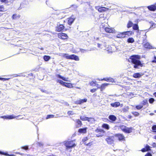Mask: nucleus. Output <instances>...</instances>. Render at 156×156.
I'll use <instances>...</instances> for the list:
<instances>
[{
  "label": "nucleus",
  "instance_id": "nucleus-1",
  "mask_svg": "<svg viewBox=\"0 0 156 156\" xmlns=\"http://www.w3.org/2000/svg\"><path fill=\"white\" fill-rule=\"evenodd\" d=\"M132 63L134 64V68L135 69H139L140 67L143 66V63H141L140 61V56L134 55L131 56L129 58Z\"/></svg>",
  "mask_w": 156,
  "mask_h": 156
},
{
  "label": "nucleus",
  "instance_id": "nucleus-2",
  "mask_svg": "<svg viewBox=\"0 0 156 156\" xmlns=\"http://www.w3.org/2000/svg\"><path fill=\"white\" fill-rule=\"evenodd\" d=\"M64 145L66 147V149L74 147L76 145V144L74 140L66 141L64 142Z\"/></svg>",
  "mask_w": 156,
  "mask_h": 156
},
{
  "label": "nucleus",
  "instance_id": "nucleus-3",
  "mask_svg": "<svg viewBox=\"0 0 156 156\" xmlns=\"http://www.w3.org/2000/svg\"><path fill=\"white\" fill-rule=\"evenodd\" d=\"M62 56L66 58L67 59H74L76 61H79L78 57L74 55H69L68 54H63Z\"/></svg>",
  "mask_w": 156,
  "mask_h": 156
},
{
  "label": "nucleus",
  "instance_id": "nucleus-4",
  "mask_svg": "<svg viewBox=\"0 0 156 156\" xmlns=\"http://www.w3.org/2000/svg\"><path fill=\"white\" fill-rule=\"evenodd\" d=\"M120 127L121 129L125 133H129L132 132V128H128L123 125H121Z\"/></svg>",
  "mask_w": 156,
  "mask_h": 156
},
{
  "label": "nucleus",
  "instance_id": "nucleus-5",
  "mask_svg": "<svg viewBox=\"0 0 156 156\" xmlns=\"http://www.w3.org/2000/svg\"><path fill=\"white\" fill-rule=\"evenodd\" d=\"M114 136H108L106 138L105 140L107 143L109 144H113L114 142Z\"/></svg>",
  "mask_w": 156,
  "mask_h": 156
},
{
  "label": "nucleus",
  "instance_id": "nucleus-6",
  "mask_svg": "<svg viewBox=\"0 0 156 156\" xmlns=\"http://www.w3.org/2000/svg\"><path fill=\"white\" fill-rule=\"evenodd\" d=\"M87 99L86 98H84L83 99H80L79 100H77L75 101L74 103L75 104L78 105L81 104L84 102H86L87 101Z\"/></svg>",
  "mask_w": 156,
  "mask_h": 156
},
{
  "label": "nucleus",
  "instance_id": "nucleus-7",
  "mask_svg": "<svg viewBox=\"0 0 156 156\" xmlns=\"http://www.w3.org/2000/svg\"><path fill=\"white\" fill-rule=\"evenodd\" d=\"M58 37L62 39H66L68 37L67 35L64 33L59 34H58Z\"/></svg>",
  "mask_w": 156,
  "mask_h": 156
},
{
  "label": "nucleus",
  "instance_id": "nucleus-8",
  "mask_svg": "<svg viewBox=\"0 0 156 156\" xmlns=\"http://www.w3.org/2000/svg\"><path fill=\"white\" fill-rule=\"evenodd\" d=\"M105 31L108 33H114L115 32V30L113 28H110L109 27H106L105 28Z\"/></svg>",
  "mask_w": 156,
  "mask_h": 156
},
{
  "label": "nucleus",
  "instance_id": "nucleus-9",
  "mask_svg": "<svg viewBox=\"0 0 156 156\" xmlns=\"http://www.w3.org/2000/svg\"><path fill=\"white\" fill-rule=\"evenodd\" d=\"M151 150V147L147 144H146L144 148H143L141 150V151L142 152H145L146 151H148Z\"/></svg>",
  "mask_w": 156,
  "mask_h": 156
},
{
  "label": "nucleus",
  "instance_id": "nucleus-10",
  "mask_svg": "<svg viewBox=\"0 0 156 156\" xmlns=\"http://www.w3.org/2000/svg\"><path fill=\"white\" fill-rule=\"evenodd\" d=\"M20 17V15L17 14L16 13L14 14L12 16V18L13 20H16L18 19Z\"/></svg>",
  "mask_w": 156,
  "mask_h": 156
},
{
  "label": "nucleus",
  "instance_id": "nucleus-11",
  "mask_svg": "<svg viewBox=\"0 0 156 156\" xmlns=\"http://www.w3.org/2000/svg\"><path fill=\"white\" fill-rule=\"evenodd\" d=\"M116 136L118 137L119 141L123 140H125L124 136L122 134H119L116 135Z\"/></svg>",
  "mask_w": 156,
  "mask_h": 156
},
{
  "label": "nucleus",
  "instance_id": "nucleus-12",
  "mask_svg": "<svg viewBox=\"0 0 156 156\" xmlns=\"http://www.w3.org/2000/svg\"><path fill=\"white\" fill-rule=\"evenodd\" d=\"M97 9H98L99 12H103L105 11L107 9V8L104 7H96Z\"/></svg>",
  "mask_w": 156,
  "mask_h": 156
},
{
  "label": "nucleus",
  "instance_id": "nucleus-13",
  "mask_svg": "<svg viewBox=\"0 0 156 156\" xmlns=\"http://www.w3.org/2000/svg\"><path fill=\"white\" fill-rule=\"evenodd\" d=\"M109 84L108 83H103L101 85L100 87H98V88H100L101 91L102 92L105 88V87Z\"/></svg>",
  "mask_w": 156,
  "mask_h": 156
},
{
  "label": "nucleus",
  "instance_id": "nucleus-14",
  "mask_svg": "<svg viewBox=\"0 0 156 156\" xmlns=\"http://www.w3.org/2000/svg\"><path fill=\"white\" fill-rule=\"evenodd\" d=\"M56 76L59 78H61L63 80L66 81H69L68 80V78H65L64 77L62 76L59 75V74H56Z\"/></svg>",
  "mask_w": 156,
  "mask_h": 156
},
{
  "label": "nucleus",
  "instance_id": "nucleus-15",
  "mask_svg": "<svg viewBox=\"0 0 156 156\" xmlns=\"http://www.w3.org/2000/svg\"><path fill=\"white\" fill-rule=\"evenodd\" d=\"M148 9L151 11H154L156 10V6L154 5H152L147 7Z\"/></svg>",
  "mask_w": 156,
  "mask_h": 156
},
{
  "label": "nucleus",
  "instance_id": "nucleus-16",
  "mask_svg": "<svg viewBox=\"0 0 156 156\" xmlns=\"http://www.w3.org/2000/svg\"><path fill=\"white\" fill-rule=\"evenodd\" d=\"M120 103L119 102H116L114 103L111 104V105L112 107L115 108H116L119 107L120 106Z\"/></svg>",
  "mask_w": 156,
  "mask_h": 156
},
{
  "label": "nucleus",
  "instance_id": "nucleus-17",
  "mask_svg": "<svg viewBox=\"0 0 156 156\" xmlns=\"http://www.w3.org/2000/svg\"><path fill=\"white\" fill-rule=\"evenodd\" d=\"M108 118L112 122H114L117 119L116 117L112 115H109Z\"/></svg>",
  "mask_w": 156,
  "mask_h": 156
},
{
  "label": "nucleus",
  "instance_id": "nucleus-18",
  "mask_svg": "<svg viewBox=\"0 0 156 156\" xmlns=\"http://www.w3.org/2000/svg\"><path fill=\"white\" fill-rule=\"evenodd\" d=\"M87 128L80 129H78V132L80 133H86L87 132Z\"/></svg>",
  "mask_w": 156,
  "mask_h": 156
},
{
  "label": "nucleus",
  "instance_id": "nucleus-19",
  "mask_svg": "<svg viewBox=\"0 0 156 156\" xmlns=\"http://www.w3.org/2000/svg\"><path fill=\"white\" fill-rule=\"evenodd\" d=\"M21 115H18L15 116L14 115H10V119L16 118L17 119H21L23 118V117H22Z\"/></svg>",
  "mask_w": 156,
  "mask_h": 156
},
{
  "label": "nucleus",
  "instance_id": "nucleus-20",
  "mask_svg": "<svg viewBox=\"0 0 156 156\" xmlns=\"http://www.w3.org/2000/svg\"><path fill=\"white\" fill-rule=\"evenodd\" d=\"M64 27L63 25H60L58 27H57L56 30L58 31H60L64 29Z\"/></svg>",
  "mask_w": 156,
  "mask_h": 156
},
{
  "label": "nucleus",
  "instance_id": "nucleus-21",
  "mask_svg": "<svg viewBox=\"0 0 156 156\" xmlns=\"http://www.w3.org/2000/svg\"><path fill=\"white\" fill-rule=\"evenodd\" d=\"M75 20V19L70 17L68 18V23L69 25H71Z\"/></svg>",
  "mask_w": 156,
  "mask_h": 156
},
{
  "label": "nucleus",
  "instance_id": "nucleus-22",
  "mask_svg": "<svg viewBox=\"0 0 156 156\" xmlns=\"http://www.w3.org/2000/svg\"><path fill=\"white\" fill-rule=\"evenodd\" d=\"M116 37L117 38H123L125 37L124 32H122L118 34L117 35Z\"/></svg>",
  "mask_w": 156,
  "mask_h": 156
},
{
  "label": "nucleus",
  "instance_id": "nucleus-23",
  "mask_svg": "<svg viewBox=\"0 0 156 156\" xmlns=\"http://www.w3.org/2000/svg\"><path fill=\"white\" fill-rule=\"evenodd\" d=\"M64 86H65L66 87L69 88H72L73 87L72 86V84H71L70 83H69L65 82Z\"/></svg>",
  "mask_w": 156,
  "mask_h": 156
},
{
  "label": "nucleus",
  "instance_id": "nucleus-24",
  "mask_svg": "<svg viewBox=\"0 0 156 156\" xmlns=\"http://www.w3.org/2000/svg\"><path fill=\"white\" fill-rule=\"evenodd\" d=\"M75 121L78 124V125L77 126V127L78 128L80 127L82 125L81 122L79 119H76Z\"/></svg>",
  "mask_w": 156,
  "mask_h": 156
},
{
  "label": "nucleus",
  "instance_id": "nucleus-25",
  "mask_svg": "<svg viewBox=\"0 0 156 156\" xmlns=\"http://www.w3.org/2000/svg\"><path fill=\"white\" fill-rule=\"evenodd\" d=\"M141 75L140 73H135L133 75V76L135 78H139L141 77Z\"/></svg>",
  "mask_w": 156,
  "mask_h": 156
},
{
  "label": "nucleus",
  "instance_id": "nucleus-26",
  "mask_svg": "<svg viewBox=\"0 0 156 156\" xmlns=\"http://www.w3.org/2000/svg\"><path fill=\"white\" fill-rule=\"evenodd\" d=\"M133 33V32L131 31H127L124 32V34L125 35V37H126V35L128 36H130Z\"/></svg>",
  "mask_w": 156,
  "mask_h": 156
},
{
  "label": "nucleus",
  "instance_id": "nucleus-27",
  "mask_svg": "<svg viewBox=\"0 0 156 156\" xmlns=\"http://www.w3.org/2000/svg\"><path fill=\"white\" fill-rule=\"evenodd\" d=\"M144 48H147L151 49L152 48V46L150 45V44L147 43H146L144 45Z\"/></svg>",
  "mask_w": 156,
  "mask_h": 156
},
{
  "label": "nucleus",
  "instance_id": "nucleus-28",
  "mask_svg": "<svg viewBox=\"0 0 156 156\" xmlns=\"http://www.w3.org/2000/svg\"><path fill=\"white\" fill-rule=\"evenodd\" d=\"M87 121L91 123H94L95 120L93 118H88Z\"/></svg>",
  "mask_w": 156,
  "mask_h": 156
},
{
  "label": "nucleus",
  "instance_id": "nucleus-29",
  "mask_svg": "<svg viewBox=\"0 0 156 156\" xmlns=\"http://www.w3.org/2000/svg\"><path fill=\"white\" fill-rule=\"evenodd\" d=\"M127 41L129 43H133L134 42V39L132 37H129Z\"/></svg>",
  "mask_w": 156,
  "mask_h": 156
},
{
  "label": "nucleus",
  "instance_id": "nucleus-30",
  "mask_svg": "<svg viewBox=\"0 0 156 156\" xmlns=\"http://www.w3.org/2000/svg\"><path fill=\"white\" fill-rule=\"evenodd\" d=\"M102 127L107 129H109V126L107 124H104L102 125Z\"/></svg>",
  "mask_w": 156,
  "mask_h": 156
},
{
  "label": "nucleus",
  "instance_id": "nucleus-31",
  "mask_svg": "<svg viewBox=\"0 0 156 156\" xmlns=\"http://www.w3.org/2000/svg\"><path fill=\"white\" fill-rule=\"evenodd\" d=\"M80 119L82 121H87L88 117L84 116H81L80 117Z\"/></svg>",
  "mask_w": 156,
  "mask_h": 156
},
{
  "label": "nucleus",
  "instance_id": "nucleus-32",
  "mask_svg": "<svg viewBox=\"0 0 156 156\" xmlns=\"http://www.w3.org/2000/svg\"><path fill=\"white\" fill-rule=\"evenodd\" d=\"M43 58L45 61H48L50 59L51 57L45 55L44 56Z\"/></svg>",
  "mask_w": 156,
  "mask_h": 156
},
{
  "label": "nucleus",
  "instance_id": "nucleus-33",
  "mask_svg": "<svg viewBox=\"0 0 156 156\" xmlns=\"http://www.w3.org/2000/svg\"><path fill=\"white\" fill-rule=\"evenodd\" d=\"M96 81L94 82L93 81H91L90 83V85L92 86H98V84L95 83Z\"/></svg>",
  "mask_w": 156,
  "mask_h": 156
},
{
  "label": "nucleus",
  "instance_id": "nucleus-34",
  "mask_svg": "<svg viewBox=\"0 0 156 156\" xmlns=\"http://www.w3.org/2000/svg\"><path fill=\"white\" fill-rule=\"evenodd\" d=\"M133 30H139V27L137 24H134L133 27Z\"/></svg>",
  "mask_w": 156,
  "mask_h": 156
},
{
  "label": "nucleus",
  "instance_id": "nucleus-35",
  "mask_svg": "<svg viewBox=\"0 0 156 156\" xmlns=\"http://www.w3.org/2000/svg\"><path fill=\"white\" fill-rule=\"evenodd\" d=\"M5 10L4 6L2 5H0V12H4Z\"/></svg>",
  "mask_w": 156,
  "mask_h": 156
},
{
  "label": "nucleus",
  "instance_id": "nucleus-36",
  "mask_svg": "<svg viewBox=\"0 0 156 156\" xmlns=\"http://www.w3.org/2000/svg\"><path fill=\"white\" fill-rule=\"evenodd\" d=\"M133 25V23L131 21H129L127 25V27L128 28H129L132 27Z\"/></svg>",
  "mask_w": 156,
  "mask_h": 156
},
{
  "label": "nucleus",
  "instance_id": "nucleus-37",
  "mask_svg": "<svg viewBox=\"0 0 156 156\" xmlns=\"http://www.w3.org/2000/svg\"><path fill=\"white\" fill-rule=\"evenodd\" d=\"M95 132L97 133H103L104 132V131L101 129H97L95 130Z\"/></svg>",
  "mask_w": 156,
  "mask_h": 156
},
{
  "label": "nucleus",
  "instance_id": "nucleus-38",
  "mask_svg": "<svg viewBox=\"0 0 156 156\" xmlns=\"http://www.w3.org/2000/svg\"><path fill=\"white\" fill-rule=\"evenodd\" d=\"M142 104L143 106L144 105H146L147 106H148V103L147 100H144V101H143L142 102Z\"/></svg>",
  "mask_w": 156,
  "mask_h": 156
},
{
  "label": "nucleus",
  "instance_id": "nucleus-39",
  "mask_svg": "<svg viewBox=\"0 0 156 156\" xmlns=\"http://www.w3.org/2000/svg\"><path fill=\"white\" fill-rule=\"evenodd\" d=\"M109 79L110 77L109 78H104L103 79H101V80L98 79V80H105L107 82L109 81Z\"/></svg>",
  "mask_w": 156,
  "mask_h": 156
},
{
  "label": "nucleus",
  "instance_id": "nucleus-40",
  "mask_svg": "<svg viewBox=\"0 0 156 156\" xmlns=\"http://www.w3.org/2000/svg\"><path fill=\"white\" fill-rule=\"evenodd\" d=\"M0 118L4 119H9L10 115L2 116H1Z\"/></svg>",
  "mask_w": 156,
  "mask_h": 156
},
{
  "label": "nucleus",
  "instance_id": "nucleus-41",
  "mask_svg": "<svg viewBox=\"0 0 156 156\" xmlns=\"http://www.w3.org/2000/svg\"><path fill=\"white\" fill-rule=\"evenodd\" d=\"M154 101V99L153 98H151L149 100V102L151 104H152Z\"/></svg>",
  "mask_w": 156,
  "mask_h": 156
},
{
  "label": "nucleus",
  "instance_id": "nucleus-42",
  "mask_svg": "<svg viewBox=\"0 0 156 156\" xmlns=\"http://www.w3.org/2000/svg\"><path fill=\"white\" fill-rule=\"evenodd\" d=\"M143 105H137L136 106V108L137 109H140L143 107Z\"/></svg>",
  "mask_w": 156,
  "mask_h": 156
},
{
  "label": "nucleus",
  "instance_id": "nucleus-43",
  "mask_svg": "<svg viewBox=\"0 0 156 156\" xmlns=\"http://www.w3.org/2000/svg\"><path fill=\"white\" fill-rule=\"evenodd\" d=\"M54 115H47L46 119H48L50 118H53L54 117Z\"/></svg>",
  "mask_w": 156,
  "mask_h": 156
},
{
  "label": "nucleus",
  "instance_id": "nucleus-44",
  "mask_svg": "<svg viewBox=\"0 0 156 156\" xmlns=\"http://www.w3.org/2000/svg\"><path fill=\"white\" fill-rule=\"evenodd\" d=\"M152 129L154 132H156V125L153 126L152 127Z\"/></svg>",
  "mask_w": 156,
  "mask_h": 156
},
{
  "label": "nucleus",
  "instance_id": "nucleus-45",
  "mask_svg": "<svg viewBox=\"0 0 156 156\" xmlns=\"http://www.w3.org/2000/svg\"><path fill=\"white\" fill-rule=\"evenodd\" d=\"M132 114L135 116H137L139 114L138 112H132Z\"/></svg>",
  "mask_w": 156,
  "mask_h": 156
},
{
  "label": "nucleus",
  "instance_id": "nucleus-46",
  "mask_svg": "<svg viewBox=\"0 0 156 156\" xmlns=\"http://www.w3.org/2000/svg\"><path fill=\"white\" fill-rule=\"evenodd\" d=\"M8 0H0V1L6 4L9 2Z\"/></svg>",
  "mask_w": 156,
  "mask_h": 156
},
{
  "label": "nucleus",
  "instance_id": "nucleus-47",
  "mask_svg": "<svg viewBox=\"0 0 156 156\" xmlns=\"http://www.w3.org/2000/svg\"><path fill=\"white\" fill-rule=\"evenodd\" d=\"M67 114L69 115H73L74 114V113L72 111H68L67 112Z\"/></svg>",
  "mask_w": 156,
  "mask_h": 156
},
{
  "label": "nucleus",
  "instance_id": "nucleus-48",
  "mask_svg": "<svg viewBox=\"0 0 156 156\" xmlns=\"http://www.w3.org/2000/svg\"><path fill=\"white\" fill-rule=\"evenodd\" d=\"M96 136H97L99 137L102 136H103V134H101V133H99L96 134Z\"/></svg>",
  "mask_w": 156,
  "mask_h": 156
},
{
  "label": "nucleus",
  "instance_id": "nucleus-49",
  "mask_svg": "<svg viewBox=\"0 0 156 156\" xmlns=\"http://www.w3.org/2000/svg\"><path fill=\"white\" fill-rule=\"evenodd\" d=\"M2 155H5V156H10V155L6 152H3Z\"/></svg>",
  "mask_w": 156,
  "mask_h": 156
},
{
  "label": "nucleus",
  "instance_id": "nucleus-50",
  "mask_svg": "<svg viewBox=\"0 0 156 156\" xmlns=\"http://www.w3.org/2000/svg\"><path fill=\"white\" fill-rule=\"evenodd\" d=\"M18 76H20V75H18L17 74H14V75H10V78H13L14 77H16Z\"/></svg>",
  "mask_w": 156,
  "mask_h": 156
},
{
  "label": "nucleus",
  "instance_id": "nucleus-51",
  "mask_svg": "<svg viewBox=\"0 0 156 156\" xmlns=\"http://www.w3.org/2000/svg\"><path fill=\"white\" fill-rule=\"evenodd\" d=\"M109 82H111L112 83H114L115 82L114 79L110 77L109 79Z\"/></svg>",
  "mask_w": 156,
  "mask_h": 156
},
{
  "label": "nucleus",
  "instance_id": "nucleus-52",
  "mask_svg": "<svg viewBox=\"0 0 156 156\" xmlns=\"http://www.w3.org/2000/svg\"><path fill=\"white\" fill-rule=\"evenodd\" d=\"M22 148L25 150H27L28 149V147L27 146L23 147H22Z\"/></svg>",
  "mask_w": 156,
  "mask_h": 156
},
{
  "label": "nucleus",
  "instance_id": "nucleus-53",
  "mask_svg": "<svg viewBox=\"0 0 156 156\" xmlns=\"http://www.w3.org/2000/svg\"><path fill=\"white\" fill-rule=\"evenodd\" d=\"M80 51L82 53H84L85 52H86L87 51V50H85L83 49H80Z\"/></svg>",
  "mask_w": 156,
  "mask_h": 156
},
{
  "label": "nucleus",
  "instance_id": "nucleus-54",
  "mask_svg": "<svg viewBox=\"0 0 156 156\" xmlns=\"http://www.w3.org/2000/svg\"><path fill=\"white\" fill-rule=\"evenodd\" d=\"M59 83L60 84L62 85V86H64V84L65 82L62 81V80H61L60 82H59Z\"/></svg>",
  "mask_w": 156,
  "mask_h": 156
},
{
  "label": "nucleus",
  "instance_id": "nucleus-55",
  "mask_svg": "<svg viewBox=\"0 0 156 156\" xmlns=\"http://www.w3.org/2000/svg\"><path fill=\"white\" fill-rule=\"evenodd\" d=\"M96 90V89H91L90 90V91L92 93H94V92H95Z\"/></svg>",
  "mask_w": 156,
  "mask_h": 156
},
{
  "label": "nucleus",
  "instance_id": "nucleus-56",
  "mask_svg": "<svg viewBox=\"0 0 156 156\" xmlns=\"http://www.w3.org/2000/svg\"><path fill=\"white\" fill-rule=\"evenodd\" d=\"M17 0H10V3H13L16 2Z\"/></svg>",
  "mask_w": 156,
  "mask_h": 156
},
{
  "label": "nucleus",
  "instance_id": "nucleus-57",
  "mask_svg": "<svg viewBox=\"0 0 156 156\" xmlns=\"http://www.w3.org/2000/svg\"><path fill=\"white\" fill-rule=\"evenodd\" d=\"M7 79H5V78H4L0 77V80H1L4 81V80H5Z\"/></svg>",
  "mask_w": 156,
  "mask_h": 156
},
{
  "label": "nucleus",
  "instance_id": "nucleus-58",
  "mask_svg": "<svg viewBox=\"0 0 156 156\" xmlns=\"http://www.w3.org/2000/svg\"><path fill=\"white\" fill-rule=\"evenodd\" d=\"M154 59L152 61V62H154L156 63V57L155 56H154Z\"/></svg>",
  "mask_w": 156,
  "mask_h": 156
},
{
  "label": "nucleus",
  "instance_id": "nucleus-59",
  "mask_svg": "<svg viewBox=\"0 0 156 156\" xmlns=\"http://www.w3.org/2000/svg\"><path fill=\"white\" fill-rule=\"evenodd\" d=\"M145 156H152V154L150 153H148Z\"/></svg>",
  "mask_w": 156,
  "mask_h": 156
},
{
  "label": "nucleus",
  "instance_id": "nucleus-60",
  "mask_svg": "<svg viewBox=\"0 0 156 156\" xmlns=\"http://www.w3.org/2000/svg\"><path fill=\"white\" fill-rule=\"evenodd\" d=\"M87 137H85L84 138H83L82 140V141L83 142H85L87 140Z\"/></svg>",
  "mask_w": 156,
  "mask_h": 156
},
{
  "label": "nucleus",
  "instance_id": "nucleus-61",
  "mask_svg": "<svg viewBox=\"0 0 156 156\" xmlns=\"http://www.w3.org/2000/svg\"><path fill=\"white\" fill-rule=\"evenodd\" d=\"M152 146L153 147H156V144L155 143H153V144H152Z\"/></svg>",
  "mask_w": 156,
  "mask_h": 156
},
{
  "label": "nucleus",
  "instance_id": "nucleus-62",
  "mask_svg": "<svg viewBox=\"0 0 156 156\" xmlns=\"http://www.w3.org/2000/svg\"><path fill=\"white\" fill-rule=\"evenodd\" d=\"M38 144L40 146H41L43 145V144L42 143H38Z\"/></svg>",
  "mask_w": 156,
  "mask_h": 156
},
{
  "label": "nucleus",
  "instance_id": "nucleus-63",
  "mask_svg": "<svg viewBox=\"0 0 156 156\" xmlns=\"http://www.w3.org/2000/svg\"><path fill=\"white\" fill-rule=\"evenodd\" d=\"M98 47L99 48H101V44H99V43H98Z\"/></svg>",
  "mask_w": 156,
  "mask_h": 156
},
{
  "label": "nucleus",
  "instance_id": "nucleus-64",
  "mask_svg": "<svg viewBox=\"0 0 156 156\" xmlns=\"http://www.w3.org/2000/svg\"><path fill=\"white\" fill-rule=\"evenodd\" d=\"M155 27V24H154V23H153V24L152 25V27L154 28Z\"/></svg>",
  "mask_w": 156,
  "mask_h": 156
}]
</instances>
